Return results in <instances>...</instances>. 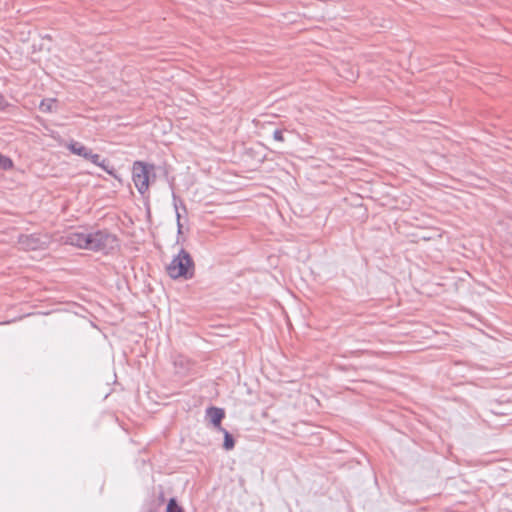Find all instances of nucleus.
Returning <instances> with one entry per match:
<instances>
[{
    "label": "nucleus",
    "instance_id": "423d86ee",
    "mask_svg": "<svg viewBox=\"0 0 512 512\" xmlns=\"http://www.w3.org/2000/svg\"><path fill=\"white\" fill-rule=\"evenodd\" d=\"M206 416L209 418L210 422L213 426L219 430L222 429L221 421L225 417V412L222 408L218 407H209L206 410Z\"/></svg>",
    "mask_w": 512,
    "mask_h": 512
},
{
    "label": "nucleus",
    "instance_id": "ddd939ff",
    "mask_svg": "<svg viewBox=\"0 0 512 512\" xmlns=\"http://www.w3.org/2000/svg\"><path fill=\"white\" fill-rule=\"evenodd\" d=\"M174 206H175V210H176V218H177V233L178 234H181L182 233V224H181V214L179 213V210H178V206L176 203H174Z\"/></svg>",
    "mask_w": 512,
    "mask_h": 512
},
{
    "label": "nucleus",
    "instance_id": "9d476101",
    "mask_svg": "<svg viewBox=\"0 0 512 512\" xmlns=\"http://www.w3.org/2000/svg\"><path fill=\"white\" fill-rule=\"evenodd\" d=\"M221 431L224 433V442H223L224 449H226V450L233 449L234 445H235L233 436L224 428H222Z\"/></svg>",
    "mask_w": 512,
    "mask_h": 512
},
{
    "label": "nucleus",
    "instance_id": "9b49d317",
    "mask_svg": "<svg viewBox=\"0 0 512 512\" xmlns=\"http://www.w3.org/2000/svg\"><path fill=\"white\" fill-rule=\"evenodd\" d=\"M12 167H13L12 160L9 157L0 154V169L1 170H9Z\"/></svg>",
    "mask_w": 512,
    "mask_h": 512
},
{
    "label": "nucleus",
    "instance_id": "2eb2a0df",
    "mask_svg": "<svg viewBox=\"0 0 512 512\" xmlns=\"http://www.w3.org/2000/svg\"><path fill=\"white\" fill-rule=\"evenodd\" d=\"M7 106V102L3 95L0 94V109H4Z\"/></svg>",
    "mask_w": 512,
    "mask_h": 512
},
{
    "label": "nucleus",
    "instance_id": "6e6552de",
    "mask_svg": "<svg viewBox=\"0 0 512 512\" xmlns=\"http://www.w3.org/2000/svg\"><path fill=\"white\" fill-rule=\"evenodd\" d=\"M67 148L73 154L81 156L83 158H85V156H87V153L90 150L89 148H87L86 146H84L83 144H81L80 142H77V141H71L68 144Z\"/></svg>",
    "mask_w": 512,
    "mask_h": 512
},
{
    "label": "nucleus",
    "instance_id": "f8f14e48",
    "mask_svg": "<svg viewBox=\"0 0 512 512\" xmlns=\"http://www.w3.org/2000/svg\"><path fill=\"white\" fill-rule=\"evenodd\" d=\"M167 512H184L181 506L178 505L176 499L171 498L167 504Z\"/></svg>",
    "mask_w": 512,
    "mask_h": 512
},
{
    "label": "nucleus",
    "instance_id": "7ed1b4c3",
    "mask_svg": "<svg viewBox=\"0 0 512 512\" xmlns=\"http://www.w3.org/2000/svg\"><path fill=\"white\" fill-rule=\"evenodd\" d=\"M153 169V165H148L142 161H136L133 164V182L138 192L142 195H144L149 189L150 172Z\"/></svg>",
    "mask_w": 512,
    "mask_h": 512
},
{
    "label": "nucleus",
    "instance_id": "4468645a",
    "mask_svg": "<svg viewBox=\"0 0 512 512\" xmlns=\"http://www.w3.org/2000/svg\"><path fill=\"white\" fill-rule=\"evenodd\" d=\"M273 138L274 140L276 141H280V142H283L284 141V137H283V132L281 130H275L273 132Z\"/></svg>",
    "mask_w": 512,
    "mask_h": 512
},
{
    "label": "nucleus",
    "instance_id": "f03ea898",
    "mask_svg": "<svg viewBox=\"0 0 512 512\" xmlns=\"http://www.w3.org/2000/svg\"><path fill=\"white\" fill-rule=\"evenodd\" d=\"M88 250L109 253L115 250L119 243L115 234L108 230H97L88 233Z\"/></svg>",
    "mask_w": 512,
    "mask_h": 512
},
{
    "label": "nucleus",
    "instance_id": "39448f33",
    "mask_svg": "<svg viewBox=\"0 0 512 512\" xmlns=\"http://www.w3.org/2000/svg\"><path fill=\"white\" fill-rule=\"evenodd\" d=\"M65 244L88 250L89 236L85 232H69L62 237Z\"/></svg>",
    "mask_w": 512,
    "mask_h": 512
},
{
    "label": "nucleus",
    "instance_id": "20e7f679",
    "mask_svg": "<svg viewBox=\"0 0 512 512\" xmlns=\"http://www.w3.org/2000/svg\"><path fill=\"white\" fill-rule=\"evenodd\" d=\"M50 238L47 235L28 234L20 235L18 238L19 248L24 251L44 250L48 247Z\"/></svg>",
    "mask_w": 512,
    "mask_h": 512
},
{
    "label": "nucleus",
    "instance_id": "0eeeda50",
    "mask_svg": "<svg viewBox=\"0 0 512 512\" xmlns=\"http://www.w3.org/2000/svg\"><path fill=\"white\" fill-rule=\"evenodd\" d=\"M84 159H87L91 161L93 164L101 167L108 174H113V171L109 169L108 166L105 165V160H101L100 155L93 153L91 149L88 151L87 156H85Z\"/></svg>",
    "mask_w": 512,
    "mask_h": 512
},
{
    "label": "nucleus",
    "instance_id": "f257e3e1",
    "mask_svg": "<svg viewBox=\"0 0 512 512\" xmlns=\"http://www.w3.org/2000/svg\"><path fill=\"white\" fill-rule=\"evenodd\" d=\"M166 270L172 279H191L194 276L195 265L191 255L181 249L167 265Z\"/></svg>",
    "mask_w": 512,
    "mask_h": 512
},
{
    "label": "nucleus",
    "instance_id": "1a4fd4ad",
    "mask_svg": "<svg viewBox=\"0 0 512 512\" xmlns=\"http://www.w3.org/2000/svg\"><path fill=\"white\" fill-rule=\"evenodd\" d=\"M55 105H56V100L55 99H44L41 101L40 105H39V109L42 111V112H52L55 108Z\"/></svg>",
    "mask_w": 512,
    "mask_h": 512
}]
</instances>
